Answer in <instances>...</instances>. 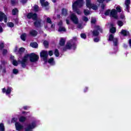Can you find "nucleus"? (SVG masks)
<instances>
[{"mask_svg":"<svg viewBox=\"0 0 131 131\" xmlns=\"http://www.w3.org/2000/svg\"><path fill=\"white\" fill-rule=\"evenodd\" d=\"M83 6V0H78L73 3L72 7L74 12H76L78 15H80L81 12L77 8H81Z\"/></svg>","mask_w":131,"mask_h":131,"instance_id":"nucleus-1","label":"nucleus"},{"mask_svg":"<svg viewBox=\"0 0 131 131\" xmlns=\"http://www.w3.org/2000/svg\"><path fill=\"white\" fill-rule=\"evenodd\" d=\"M108 40L110 41H113L114 47H115L114 50L115 53H116L117 52V46H118V39H117V38H115L113 34H111L108 37Z\"/></svg>","mask_w":131,"mask_h":131,"instance_id":"nucleus-2","label":"nucleus"},{"mask_svg":"<svg viewBox=\"0 0 131 131\" xmlns=\"http://www.w3.org/2000/svg\"><path fill=\"white\" fill-rule=\"evenodd\" d=\"M111 13V17H113V18H115V19H117V11L115 9H113L112 11L110 10H106L104 13L105 16H108Z\"/></svg>","mask_w":131,"mask_h":131,"instance_id":"nucleus-3","label":"nucleus"},{"mask_svg":"<svg viewBox=\"0 0 131 131\" xmlns=\"http://www.w3.org/2000/svg\"><path fill=\"white\" fill-rule=\"evenodd\" d=\"M29 59V55H26L21 59V61H19V63H20L21 67L23 68H25L26 66H27V61H28V59Z\"/></svg>","mask_w":131,"mask_h":131,"instance_id":"nucleus-4","label":"nucleus"},{"mask_svg":"<svg viewBox=\"0 0 131 131\" xmlns=\"http://www.w3.org/2000/svg\"><path fill=\"white\" fill-rule=\"evenodd\" d=\"M29 55L30 62H32V63H35V62H37V61H38V59H39V56L35 53H32L30 55Z\"/></svg>","mask_w":131,"mask_h":131,"instance_id":"nucleus-5","label":"nucleus"},{"mask_svg":"<svg viewBox=\"0 0 131 131\" xmlns=\"http://www.w3.org/2000/svg\"><path fill=\"white\" fill-rule=\"evenodd\" d=\"M86 6L89 9H92L93 10L98 9L97 5L92 4L91 0H86Z\"/></svg>","mask_w":131,"mask_h":131,"instance_id":"nucleus-6","label":"nucleus"},{"mask_svg":"<svg viewBox=\"0 0 131 131\" xmlns=\"http://www.w3.org/2000/svg\"><path fill=\"white\" fill-rule=\"evenodd\" d=\"M40 57L45 61V63L48 62V57H49V53L48 51L43 50L40 52Z\"/></svg>","mask_w":131,"mask_h":131,"instance_id":"nucleus-7","label":"nucleus"},{"mask_svg":"<svg viewBox=\"0 0 131 131\" xmlns=\"http://www.w3.org/2000/svg\"><path fill=\"white\" fill-rule=\"evenodd\" d=\"M35 126H36V122H33L30 124H28L27 125V127L25 129L26 131H32V129H33Z\"/></svg>","mask_w":131,"mask_h":131,"instance_id":"nucleus-8","label":"nucleus"},{"mask_svg":"<svg viewBox=\"0 0 131 131\" xmlns=\"http://www.w3.org/2000/svg\"><path fill=\"white\" fill-rule=\"evenodd\" d=\"M94 29L95 30L92 32L93 36H98V35H99V32L98 31L102 32V29H101L99 26H94Z\"/></svg>","mask_w":131,"mask_h":131,"instance_id":"nucleus-9","label":"nucleus"},{"mask_svg":"<svg viewBox=\"0 0 131 131\" xmlns=\"http://www.w3.org/2000/svg\"><path fill=\"white\" fill-rule=\"evenodd\" d=\"M76 48V45H75V43L74 42V40H70L69 41L66 46L67 49H74V50Z\"/></svg>","mask_w":131,"mask_h":131,"instance_id":"nucleus-10","label":"nucleus"},{"mask_svg":"<svg viewBox=\"0 0 131 131\" xmlns=\"http://www.w3.org/2000/svg\"><path fill=\"white\" fill-rule=\"evenodd\" d=\"M70 19L74 24H76V25L78 24V18L74 13H72L70 15Z\"/></svg>","mask_w":131,"mask_h":131,"instance_id":"nucleus-11","label":"nucleus"},{"mask_svg":"<svg viewBox=\"0 0 131 131\" xmlns=\"http://www.w3.org/2000/svg\"><path fill=\"white\" fill-rule=\"evenodd\" d=\"M28 19H33V20H36L37 19V15L35 13H30L27 15Z\"/></svg>","mask_w":131,"mask_h":131,"instance_id":"nucleus-12","label":"nucleus"},{"mask_svg":"<svg viewBox=\"0 0 131 131\" xmlns=\"http://www.w3.org/2000/svg\"><path fill=\"white\" fill-rule=\"evenodd\" d=\"M4 19V21L6 23L8 21V19L7 18V16L5 15L3 12H0V22H2L3 20Z\"/></svg>","mask_w":131,"mask_h":131,"instance_id":"nucleus-13","label":"nucleus"},{"mask_svg":"<svg viewBox=\"0 0 131 131\" xmlns=\"http://www.w3.org/2000/svg\"><path fill=\"white\" fill-rule=\"evenodd\" d=\"M15 126L16 130H21V129H23V126L21 125L19 122H16Z\"/></svg>","mask_w":131,"mask_h":131,"instance_id":"nucleus-14","label":"nucleus"},{"mask_svg":"<svg viewBox=\"0 0 131 131\" xmlns=\"http://www.w3.org/2000/svg\"><path fill=\"white\" fill-rule=\"evenodd\" d=\"M3 93H6V95H10L12 92V88L8 87L6 91V89L4 88L2 89Z\"/></svg>","mask_w":131,"mask_h":131,"instance_id":"nucleus-15","label":"nucleus"},{"mask_svg":"<svg viewBox=\"0 0 131 131\" xmlns=\"http://www.w3.org/2000/svg\"><path fill=\"white\" fill-rule=\"evenodd\" d=\"M130 4V1L129 0H126L125 1V5L126 6L125 10L127 12H129V4Z\"/></svg>","mask_w":131,"mask_h":131,"instance_id":"nucleus-16","label":"nucleus"},{"mask_svg":"<svg viewBox=\"0 0 131 131\" xmlns=\"http://www.w3.org/2000/svg\"><path fill=\"white\" fill-rule=\"evenodd\" d=\"M41 6L42 7H48L49 6V2L46 0H40Z\"/></svg>","mask_w":131,"mask_h":131,"instance_id":"nucleus-17","label":"nucleus"},{"mask_svg":"<svg viewBox=\"0 0 131 131\" xmlns=\"http://www.w3.org/2000/svg\"><path fill=\"white\" fill-rule=\"evenodd\" d=\"M120 33L122 34V35H123V36H126V35H128L129 34L128 31L125 30H122Z\"/></svg>","mask_w":131,"mask_h":131,"instance_id":"nucleus-18","label":"nucleus"},{"mask_svg":"<svg viewBox=\"0 0 131 131\" xmlns=\"http://www.w3.org/2000/svg\"><path fill=\"white\" fill-rule=\"evenodd\" d=\"M30 34L32 35V36H36L37 32L36 30H32L30 31Z\"/></svg>","mask_w":131,"mask_h":131,"instance_id":"nucleus-19","label":"nucleus"},{"mask_svg":"<svg viewBox=\"0 0 131 131\" xmlns=\"http://www.w3.org/2000/svg\"><path fill=\"white\" fill-rule=\"evenodd\" d=\"M48 62L49 63V64H50V65H55V61H54L53 58L49 59Z\"/></svg>","mask_w":131,"mask_h":131,"instance_id":"nucleus-20","label":"nucleus"},{"mask_svg":"<svg viewBox=\"0 0 131 131\" xmlns=\"http://www.w3.org/2000/svg\"><path fill=\"white\" fill-rule=\"evenodd\" d=\"M34 24L35 27H40V20H36Z\"/></svg>","mask_w":131,"mask_h":131,"instance_id":"nucleus-21","label":"nucleus"},{"mask_svg":"<svg viewBox=\"0 0 131 131\" xmlns=\"http://www.w3.org/2000/svg\"><path fill=\"white\" fill-rule=\"evenodd\" d=\"M60 46H64L65 45V39L61 38L59 41Z\"/></svg>","mask_w":131,"mask_h":131,"instance_id":"nucleus-22","label":"nucleus"},{"mask_svg":"<svg viewBox=\"0 0 131 131\" xmlns=\"http://www.w3.org/2000/svg\"><path fill=\"white\" fill-rule=\"evenodd\" d=\"M30 46L31 47H32V48H37V47H38V45H37V43L35 42L31 43Z\"/></svg>","mask_w":131,"mask_h":131,"instance_id":"nucleus-23","label":"nucleus"},{"mask_svg":"<svg viewBox=\"0 0 131 131\" xmlns=\"http://www.w3.org/2000/svg\"><path fill=\"white\" fill-rule=\"evenodd\" d=\"M84 14L85 16H88V15H90L91 14V12L89 10L84 9Z\"/></svg>","mask_w":131,"mask_h":131,"instance_id":"nucleus-24","label":"nucleus"},{"mask_svg":"<svg viewBox=\"0 0 131 131\" xmlns=\"http://www.w3.org/2000/svg\"><path fill=\"white\" fill-rule=\"evenodd\" d=\"M62 15L63 16H67V9H62Z\"/></svg>","mask_w":131,"mask_h":131,"instance_id":"nucleus-25","label":"nucleus"},{"mask_svg":"<svg viewBox=\"0 0 131 131\" xmlns=\"http://www.w3.org/2000/svg\"><path fill=\"white\" fill-rule=\"evenodd\" d=\"M58 31L59 32H61L62 31H66V29L65 28V27L60 26V27H59V28L58 29Z\"/></svg>","mask_w":131,"mask_h":131,"instance_id":"nucleus-26","label":"nucleus"},{"mask_svg":"<svg viewBox=\"0 0 131 131\" xmlns=\"http://www.w3.org/2000/svg\"><path fill=\"white\" fill-rule=\"evenodd\" d=\"M19 120L20 122H24V121L26 120V118L25 117L21 116L19 118Z\"/></svg>","mask_w":131,"mask_h":131,"instance_id":"nucleus-27","label":"nucleus"},{"mask_svg":"<svg viewBox=\"0 0 131 131\" xmlns=\"http://www.w3.org/2000/svg\"><path fill=\"white\" fill-rule=\"evenodd\" d=\"M20 38L22 39V40H24V41H25L26 38V33L22 34L20 36Z\"/></svg>","mask_w":131,"mask_h":131,"instance_id":"nucleus-28","label":"nucleus"},{"mask_svg":"<svg viewBox=\"0 0 131 131\" xmlns=\"http://www.w3.org/2000/svg\"><path fill=\"white\" fill-rule=\"evenodd\" d=\"M0 131H5V125L4 124H0Z\"/></svg>","mask_w":131,"mask_h":131,"instance_id":"nucleus-29","label":"nucleus"},{"mask_svg":"<svg viewBox=\"0 0 131 131\" xmlns=\"http://www.w3.org/2000/svg\"><path fill=\"white\" fill-rule=\"evenodd\" d=\"M111 33H115V32L116 31V29L115 27H112L110 30Z\"/></svg>","mask_w":131,"mask_h":131,"instance_id":"nucleus-30","label":"nucleus"},{"mask_svg":"<svg viewBox=\"0 0 131 131\" xmlns=\"http://www.w3.org/2000/svg\"><path fill=\"white\" fill-rule=\"evenodd\" d=\"M25 51V49L20 48L18 51V54H22Z\"/></svg>","mask_w":131,"mask_h":131,"instance_id":"nucleus-31","label":"nucleus"},{"mask_svg":"<svg viewBox=\"0 0 131 131\" xmlns=\"http://www.w3.org/2000/svg\"><path fill=\"white\" fill-rule=\"evenodd\" d=\"M18 13V9L15 8L12 10V15H16Z\"/></svg>","mask_w":131,"mask_h":131,"instance_id":"nucleus-32","label":"nucleus"},{"mask_svg":"<svg viewBox=\"0 0 131 131\" xmlns=\"http://www.w3.org/2000/svg\"><path fill=\"white\" fill-rule=\"evenodd\" d=\"M43 44L44 45L45 48H48L49 46V42H48L47 40H45L43 42Z\"/></svg>","mask_w":131,"mask_h":131,"instance_id":"nucleus-33","label":"nucleus"},{"mask_svg":"<svg viewBox=\"0 0 131 131\" xmlns=\"http://www.w3.org/2000/svg\"><path fill=\"white\" fill-rule=\"evenodd\" d=\"M117 24H118V25L120 27H121V26H123V22H122V21L121 20L118 21Z\"/></svg>","mask_w":131,"mask_h":131,"instance_id":"nucleus-34","label":"nucleus"},{"mask_svg":"<svg viewBox=\"0 0 131 131\" xmlns=\"http://www.w3.org/2000/svg\"><path fill=\"white\" fill-rule=\"evenodd\" d=\"M7 26H8V27L12 28L14 26V23H13L12 22L8 23L7 24Z\"/></svg>","mask_w":131,"mask_h":131,"instance_id":"nucleus-35","label":"nucleus"},{"mask_svg":"<svg viewBox=\"0 0 131 131\" xmlns=\"http://www.w3.org/2000/svg\"><path fill=\"white\" fill-rule=\"evenodd\" d=\"M54 54L56 57H59V55H60V54L59 53V50H58L57 49H56L55 51Z\"/></svg>","mask_w":131,"mask_h":131,"instance_id":"nucleus-36","label":"nucleus"},{"mask_svg":"<svg viewBox=\"0 0 131 131\" xmlns=\"http://www.w3.org/2000/svg\"><path fill=\"white\" fill-rule=\"evenodd\" d=\"M96 22V18H91V24H95Z\"/></svg>","mask_w":131,"mask_h":131,"instance_id":"nucleus-37","label":"nucleus"},{"mask_svg":"<svg viewBox=\"0 0 131 131\" xmlns=\"http://www.w3.org/2000/svg\"><path fill=\"white\" fill-rule=\"evenodd\" d=\"M19 72V71H18V70H17L16 69H14L13 70V73H14V74H18Z\"/></svg>","mask_w":131,"mask_h":131,"instance_id":"nucleus-38","label":"nucleus"},{"mask_svg":"<svg viewBox=\"0 0 131 131\" xmlns=\"http://www.w3.org/2000/svg\"><path fill=\"white\" fill-rule=\"evenodd\" d=\"M83 21H84L85 22H88L89 21V18L86 16H83L82 17Z\"/></svg>","mask_w":131,"mask_h":131,"instance_id":"nucleus-39","label":"nucleus"},{"mask_svg":"<svg viewBox=\"0 0 131 131\" xmlns=\"http://www.w3.org/2000/svg\"><path fill=\"white\" fill-rule=\"evenodd\" d=\"M34 10L35 11V12H38V6L35 5V6H34Z\"/></svg>","mask_w":131,"mask_h":131,"instance_id":"nucleus-40","label":"nucleus"},{"mask_svg":"<svg viewBox=\"0 0 131 131\" xmlns=\"http://www.w3.org/2000/svg\"><path fill=\"white\" fill-rule=\"evenodd\" d=\"M12 64L14 66H18V62H17L16 60H13V61L12 62Z\"/></svg>","mask_w":131,"mask_h":131,"instance_id":"nucleus-41","label":"nucleus"},{"mask_svg":"<svg viewBox=\"0 0 131 131\" xmlns=\"http://www.w3.org/2000/svg\"><path fill=\"white\" fill-rule=\"evenodd\" d=\"M80 36L81 38H83L84 39L86 38V35L85 34H81Z\"/></svg>","mask_w":131,"mask_h":131,"instance_id":"nucleus-42","label":"nucleus"},{"mask_svg":"<svg viewBox=\"0 0 131 131\" xmlns=\"http://www.w3.org/2000/svg\"><path fill=\"white\" fill-rule=\"evenodd\" d=\"M18 3L17 0H11V4L12 5H15V4H17Z\"/></svg>","mask_w":131,"mask_h":131,"instance_id":"nucleus-43","label":"nucleus"},{"mask_svg":"<svg viewBox=\"0 0 131 131\" xmlns=\"http://www.w3.org/2000/svg\"><path fill=\"white\" fill-rule=\"evenodd\" d=\"M47 23H49V24H52V20L49 17L47 19Z\"/></svg>","mask_w":131,"mask_h":131,"instance_id":"nucleus-44","label":"nucleus"},{"mask_svg":"<svg viewBox=\"0 0 131 131\" xmlns=\"http://www.w3.org/2000/svg\"><path fill=\"white\" fill-rule=\"evenodd\" d=\"M17 120H18L17 118H12V119L11 120V122L14 123L16 122L17 121Z\"/></svg>","mask_w":131,"mask_h":131,"instance_id":"nucleus-45","label":"nucleus"},{"mask_svg":"<svg viewBox=\"0 0 131 131\" xmlns=\"http://www.w3.org/2000/svg\"><path fill=\"white\" fill-rule=\"evenodd\" d=\"M97 1L99 3H103L104 1H105L106 3H109V2H110L111 0H97Z\"/></svg>","mask_w":131,"mask_h":131,"instance_id":"nucleus-46","label":"nucleus"},{"mask_svg":"<svg viewBox=\"0 0 131 131\" xmlns=\"http://www.w3.org/2000/svg\"><path fill=\"white\" fill-rule=\"evenodd\" d=\"M116 10L118 12H121V7H120V6H118L117 8H116Z\"/></svg>","mask_w":131,"mask_h":131,"instance_id":"nucleus-47","label":"nucleus"},{"mask_svg":"<svg viewBox=\"0 0 131 131\" xmlns=\"http://www.w3.org/2000/svg\"><path fill=\"white\" fill-rule=\"evenodd\" d=\"M19 51H18V47H15L14 50V53H16V54H19L18 52Z\"/></svg>","mask_w":131,"mask_h":131,"instance_id":"nucleus-48","label":"nucleus"},{"mask_svg":"<svg viewBox=\"0 0 131 131\" xmlns=\"http://www.w3.org/2000/svg\"><path fill=\"white\" fill-rule=\"evenodd\" d=\"M66 23L68 25H69L70 24V20L69 19V17L67 18Z\"/></svg>","mask_w":131,"mask_h":131,"instance_id":"nucleus-49","label":"nucleus"},{"mask_svg":"<svg viewBox=\"0 0 131 131\" xmlns=\"http://www.w3.org/2000/svg\"><path fill=\"white\" fill-rule=\"evenodd\" d=\"M27 1L28 0H20V3H21V4H26V3H27Z\"/></svg>","mask_w":131,"mask_h":131,"instance_id":"nucleus-50","label":"nucleus"},{"mask_svg":"<svg viewBox=\"0 0 131 131\" xmlns=\"http://www.w3.org/2000/svg\"><path fill=\"white\" fill-rule=\"evenodd\" d=\"M4 43L2 42L1 44H0V50H2V49H4Z\"/></svg>","mask_w":131,"mask_h":131,"instance_id":"nucleus-51","label":"nucleus"},{"mask_svg":"<svg viewBox=\"0 0 131 131\" xmlns=\"http://www.w3.org/2000/svg\"><path fill=\"white\" fill-rule=\"evenodd\" d=\"M7 53H8V50H7L6 49L3 50V55H6V54H7Z\"/></svg>","mask_w":131,"mask_h":131,"instance_id":"nucleus-52","label":"nucleus"},{"mask_svg":"<svg viewBox=\"0 0 131 131\" xmlns=\"http://www.w3.org/2000/svg\"><path fill=\"white\" fill-rule=\"evenodd\" d=\"M49 56H53V51L51 50L49 51Z\"/></svg>","mask_w":131,"mask_h":131,"instance_id":"nucleus-53","label":"nucleus"},{"mask_svg":"<svg viewBox=\"0 0 131 131\" xmlns=\"http://www.w3.org/2000/svg\"><path fill=\"white\" fill-rule=\"evenodd\" d=\"M62 24H63V22H62V21H60L58 23V26H59V27H60V26H62Z\"/></svg>","mask_w":131,"mask_h":131,"instance_id":"nucleus-54","label":"nucleus"},{"mask_svg":"<svg viewBox=\"0 0 131 131\" xmlns=\"http://www.w3.org/2000/svg\"><path fill=\"white\" fill-rule=\"evenodd\" d=\"M94 40L95 42H98V41L100 40V39H99L98 38H95Z\"/></svg>","mask_w":131,"mask_h":131,"instance_id":"nucleus-55","label":"nucleus"},{"mask_svg":"<svg viewBox=\"0 0 131 131\" xmlns=\"http://www.w3.org/2000/svg\"><path fill=\"white\" fill-rule=\"evenodd\" d=\"M78 28H79V29H82V26H81L80 24L78 25Z\"/></svg>","mask_w":131,"mask_h":131,"instance_id":"nucleus-56","label":"nucleus"},{"mask_svg":"<svg viewBox=\"0 0 131 131\" xmlns=\"http://www.w3.org/2000/svg\"><path fill=\"white\" fill-rule=\"evenodd\" d=\"M4 31V29H3V27L0 26V33L3 32Z\"/></svg>","mask_w":131,"mask_h":131,"instance_id":"nucleus-57","label":"nucleus"},{"mask_svg":"<svg viewBox=\"0 0 131 131\" xmlns=\"http://www.w3.org/2000/svg\"><path fill=\"white\" fill-rule=\"evenodd\" d=\"M129 46L131 48V39H129Z\"/></svg>","mask_w":131,"mask_h":131,"instance_id":"nucleus-58","label":"nucleus"},{"mask_svg":"<svg viewBox=\"0 0 131 131\" xmlns=\"http://www.w3.org/2000/svg\"><path fill=\"white\" fill-rule=\"evenodd\" d=\"M51 28H55V25H54V24L51 25Z\"/></svg>","mask_w":131,"mask_h":131,"instance_id":"nucleus-59","label":"nucleus"},{"mask_svg":"<svg viewBox=\"0 0 131 131\" xmlns=\"http://www.w3.org/2000/svg\"><path fill=\"white\" fill-rule=\"evenodd\" d=\"M14 58H15V57H14L13 56H11L10 57V59H11V60H14Z\"/></svg>","mask_w":131,"mask_h":131,"instance_id":"nucleus-60","label":"nucleus"},{"mask_svg":"<svg viewBox=\"0 0 131 131\" xmlns=\"http://www.w3.org/2000/svg\"><path fill=\"white\" fill-rule=\"evenodd\" d=\"M28 108V106H24V109L25 110H27Z\"/></svg>","mask_w":131,"mask_h":131,"instance_id":"nucleus-61","label":"nucleus"},{"mask_svg":"<svg viewBox=\"0 0 131 131\" xmlns=\"http://www.w3.org/2000/svg\"><path fill=\"white\" fill-rule=\"evenodd\" d=\"M124 48H125V49H126V48H127V45H126V44H124Z\"/></svg>","mask_w":131,"mask_h":131,"instance_id":"nucleus-62","label":"nucleus"},{"mask_svg":"<svg viewBox=\"0 0 131 131\" xmlns=\"http://www.w3.org/2000/svg\"><path fill=\"white\" fill-rule=\"evenodd\" d=\"M121 19H124V15H121Z\"/></svg>","mask_w":131,"mask_h":131,"instance_id":"nucleus-63","label":"nucleus"},{"mask_svg":"<svg viewBox=\"0 0 131 131\" xmlns=\"http://www.w3.org/2000/svg\"><path fill=\"white\" fill-rule=\"evenodd\" d=\"M88 91V88H86L85 90H84V92L85 93Z\"/></svg>","mask_w":131,"mask_h":131,"instance_id":"nucleus-64","label":"nucleus"}]
</instances>
